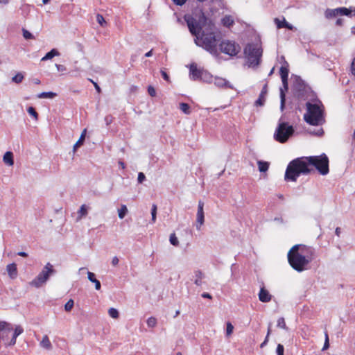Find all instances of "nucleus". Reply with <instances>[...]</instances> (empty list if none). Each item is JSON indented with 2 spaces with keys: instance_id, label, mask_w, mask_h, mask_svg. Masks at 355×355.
<instances>
[{
  "instance_id": "obj_24",
  "label": "nucleus",
  "mask_w": 355,
  "mask_h": 355,
  "mask_svg": "<svg viewBox=\"0 0 355 355\" xmlns=\"http://www.w3.org/2000/svg\"><path fill=\"white\" fill-rule=\"evenodd\" d=\"M87 130L84 129L82 132L80 137H79L78 140L76 141V143L73 146V150H76V149L83 145L86 135Z\"/></svg>"
},
{
  "instance_id": "obj_58",
  "label": "nucleus",
  "mask_w": 355,
  "mask_h": 355,
  "mask_svg": "<svg viewBox=\"0 0 355 355\" xmlns=\"http://www.w3.org/2000/svg\"><path fill=\"white\" fill-rule=\"evenodd\" d=\"M17 255L23 257H28V254L24 252H19L17 253Z\"/></svg>"
},
{
  "instance_id": "obj_40",
  "label": "nucleus",
  "mask_w": 355,
  "mask_h": 355,
  "mask_svg": "<svg viewBox=\"0 0 355 355\" xmlns=\"http://www.w3.org/2000/svg\"><path fill=\"white\" fill-rule=\"evenodd\" d=\"M157 324V319L154 317H150L147 320V325L149 327H155Z\"/></svg>"
},
{
  "instance_id": "obj_37",
  "label": "nucleus",
  "mask_w": 355,
  "mask_h": 355,
  "mask_svg": "<svg viewBox=\"0 0 355 355\" xmlns=\"http://www.w3.org/2000/svg\"><path fill=\"white\" fill-rule=\"evenodd\" d=\"M170 243L174 245V246H178L179 245V241L178 240V238L175 235V233H172L171 235H170Z\"/></svg>"
},
{
  "instance_id": "obj_16",
  "label": "nucleus",
  "mask_w": 355,
  "mask_h": 355,
  "mask_svg": "<svg viewBox=\"0 0 355 355\" xmlns=\"http://www.w3.org/2000/svg\"><path fill=\"white\" fill-rule=\"evenodd\" d=\"M23 331L24 329L21 326H17L15 328L10 340V345L12 346L15 345L17 336L21 334Z\"/></svg>"
},
{
  "instance_id": "obj_7",
  "label": "nucleus",
  "mask_w": 355,
  "mask_h": 355,
  "mask_svg": "<svg viewBox=\"0 0 355 355\" xmlns=\"http://www.w3.org/2000/svg\"><path fill=\"white\" fill-rule=\"evenodd\" d=\"M263 50L258 44H248L244 49V54L249 67H257L261 62Z\"/></svg>"
},
{
  "instance_id": "obj_56",
  "label": "nucleus",
  "mask_w": 355,
  "mask_h": 355,
  "mask_svg": "<svg viewBox=\"0 0 355 355\" xmlns=\"http://www.w3.org/2000/svg\"><path fill=\"white\" fill-rule=\"evenodd\" d=\"M202 297L203 298L211 299V295L209 293H203L202 294Z\"/></svg>"
},
{
  "instance_id": "obj_36",
  "label": "nucleus",
  "mask_w": 355,
  "mask_h": 355,
  "mask_svg": "<svg viewBox=\"0 0 355 355\" xmlns=\"http://www.w3.org/2000/svg\"><path fill=\"white\" fill-rule=\"evenodd\" d=\"M277 326L279 328L284 329L287 330L288 327H286V322L284 318H279L277 320Z\"/></svg>"
},
{
  "instance_id": "obj_44",
  "label": "nucleus",
  "mask_w": 355,
  "mask_h": 355,
  "mask_svg": "<svg viewBox=\"0 0 355 355\" xmlns=\"http://www.w3.org/2000/svg\"><path fill=\"white\" fill-rule=\"evenodd\" d=\"M24 76L21 73H18L12 78V81L16 83H20L22 82Z\"/></svg>"
},
{
  "instance_id": "obj_38",
  "label": "nucleus",
  "mask_w": 355,
  "mask_h": 355,
  "mask_svg": "<svg viewBox=\"0 0 355 355\" xmlns=\"http://www.w3.org/2000/svg\"><path fill=\"white\" fill-rule=\"evenodd\" d=\"M108 313L111 318L114 319L118 318L119 315L118 311L114 308H110L108 311Z\"/></svg>"
},
{
  "instance_id": "obj_27",
  "label": "nucleus",
  "mask_w": 355,
  "mask_h": 355,
  "mask_svg": "<svg viewBox=\"0 0 355 355\" xmlns=\"http://www.w3.org/2000/svg\"><path fill=\"white\" fill-rule=\"evenodd\" d=\"M227 84V81L223 78L216 77L214 78V85L219 87H225Z\"/></svg>"
},
{
  "instance_id": "obj_14",
  "label": "nucleus",
  "mask_w": 355,
  "mask_h": 355,
  "mask_svg": "<svg viewBox=\"0 0 355 355\" xmlns=\"http://www.w3.org/2000/svg\"><path fill=\"white\" fill-rule=\"evenodd\" d=\"M272 296L269 292L264 288L260 289L259 299L262 302H268L271 300Z\"/></svg>"
},
{
  "instance_id": "obj_50",
  "label": "nucleus",
  "mask_w": 355,
  "mask_h": 355,
  "mask_svg": "<svg viewBox=\"0 0 355 355\" xmlns=\"http://www.w3.org/2000/svg\"><path fill=\"white\" fill-rule=\"evenodd\" d=\"M161 74H162V78L167 82H169L170 81V78H169V76L167 74V73L164 71V70H161Z\"/></svg>"
},
{
  "instance_id": "obj_55",
  "label": "nucleus",
  "mask_w": 355,
  "mask_h": 355,
  "mask_svg": "<svg viewBox=\"0 0 355 355\" xmlns=\"http://www.w3.org/2000/svg\"><path fill=\"white\" fill-rule=\"evenodd\" d=\"M119 259L117 257H113L112 260V263L113 266H116L118 263H119Z\"/></svg>"
},
{
  "instance_id": "obj_8",
  "label": "nucleus",
  "mask_w": 355,
  "mask_h": 355,
  "mask_svg": "<svg viewBox=\"0 0 355 355\" xmlns=\"http://www.w3.org/2000/svg\"><path fill=\"white\" fill-rule=\"evenodd\" d=\"M294 132L292 125L286 122L279 123L274 134L275 139L279 143H285Z\"/></svg>"
},
{
  "instance_id": "obj_19",
  "label": "nucleus",
  "mask_w": 355,
  "mask_h": 355,
  "mask_svg": "<svg viewBox=\"0 0 355 355\" xmlns=\"http://www.w3.org/2000/svg\"><path fill=\"white\" fill-rule=\"evenodd\" d=\"M279 73L282 80H286V79H288L289 70L288 64L287 62H285L284 64L280 67Z\"/></svg>"
},
{
  "instance_id": "obj_32",
  "label": "nucleus",
  "mask_w": 355,
  "mask_h": 355,
  "mask_svg": "<svg viewBox=\"0 0 355 355\" xmlns=\"http://www.w3.org/2000/svg\"><path fill=\"white\" fill-rule=\"evenodd\" d=\"M128 213L127 207L124 205L121 206V208L118 210V215L119 218L122 219L125 217L126 214Z\"/></svg>"
},
{
  "instance_id": "obj_49",
  "label": "nucleus",
  "mask_w": 355,
  "mask_h": 355,
  "mask_svg": "<svg viewBox=\"0 0 355 355\" xmlns=\"http://www.w3.org/2000/svg\"><path fill=\"white\" fill-rule=\"evenodd\" d=\"M145 179H146L145 175L142 172L139 173L138 178H137L138 182L139 183H142L145 180Z\"/></svg>"
},
{
  "instance_id": "obj_11",
  "label": "nucleus",
  "mask_w": 355,
  "mask_h": 355,
  "mask_svg": "<svg viewBox=\"0 0 355 355\" xmlns=\"http://www.w3.org/2000/svg\"><path fill=\"white\" fill-rule=\"evenodd\" d=\"M196 222L197 229L200 230L201 226L204 224L205 222L204 202L202 200H199L198 202Z\"/></svg>"
},
{
  "instance_id": "obj_45",
  "label": "nucleus",
  "mask_w": 355,
  "mask_h": 355,
  "mask_svg": "<svg viewBox=\"0 0 355 355\" xmlns=\"http://www.w3.org/2000/svg\"><path fill=\"white\" fill-rule=\"evenodd\" d=\"M96 20L101 26H104L106 24V21L103 16L101 14H97Z\"/></svg>"
},
{
  "instance_id": "obj_64",
  "label": "nucleus",
  "mask_w": 355,
  "mask_h": 355,
  "mask_svg": "<svg viewBox=\"0 0 355 355\" xmlns=\"http://www.w3.org/2000/svg\"><path fill=\"white\" fill-rule=\"evenodd\" d=\"M50 0H42V2L44 4H46L47 3L49 2Z\"/></svg>"
},
{
  "instance_id": "obj_17",
  "label": "nucleus",
  "mask_w": 355,
  "mask_h": 355,
  "mask_svg": "<svg viewBox=\"0 0 355 355\" xmlns=\"http://www.w3.org/2000/svg\"><path fill=\"white\" fill-rule=\"evenodd\" d=\"M6 270L9 277L11 279H15L17 276V265L15 263L8 264L6 267Z\"/></svg>"
},
{
  "instance_id": "obj_22",
  "label": "nucleus",
  "mask_w": 355,
  "mask_h": 355,
  "mask_svg": "<svg viewBox=\"0 0 355 355\" xmlns=\"http://www.w3.org/2000/svg\"><path fill=\"white\" fill-rule=\"evenodd\" d=\"M40 345H41V347H42L43 348H45L46 349H51L52 348L51 343L47 335H44L42 337V340L40 342Z\"/></svg>"
},
{
  "instance_id": "obj_63",
  "label": "nucleus",
  "mask_w": 355,
  "mask_h": 355,
  "mask_svg": "<svg viewBox=\"0 0 355 355\" xmlns=\"http://www.w3.org/2000/svg\"><path fill=\"white\" fill-rule=\"evenodd\" d=\"M8 1H9V0H0V3H4V4L8 3Z\"/></svg>"
},
{
  "instance_id": "obj_59",
  "label": "nucleus",
  "mask_w": 355,
  "mask_h": 355,
  "mask_svg": "<svg viewBox=\"0 0 355 355\" xmlns=\"http://www.w3.org/2000/svg\"><path fill=\"white\" fill-rule=\"evenodd\" d=\"M340 227H336V230H335V233L338 236H340Z\"/></svg>"
},
{
  "instance_id": "obj_2",
  "label": "nucleus",
  "mask_w": 355,
  "mask_h": 355,
  "mask_svg": "<svg viewBox=\"0 0 355 355\" xmlns=\"http://www.w3.org/2000/svg\"><path fill=\"white\" fill-rule=\"evenodd\" d=\"M307 112L304 115V121L311 125H322L325 122L324 116V106L320 102L319 103H306Z\"/></svg>"
},
{
  "instance_id": "obj_41",
  "label": "nucleus",
  "mask_w": 355,
  "mask_h": 355,
  "mask_svg": "<svg viewBox=\"0 0 355 355\" xmlns=\"http://www.w3.org/2000/svg\"><path fill=\"white\" fill-rule=\"evenodd\" d=\"M27 112H28V113L30 115L33 116L35 120H37V119H38V114H37V112H36V110H35L34 107H29L27 109Z\"/></svg>"
},
{
  "instance_id": "obj_9",
  "label": "nucleus",
  "mask_w": 355,
  "mask_h": 355,
  "mask_svg": "<svg viewBox=\"0 0 355 355\" xmlns=\"http://www.w3.org/2000/svg\"><path fill=\"white\" fill-rule=\"evenodd\" d=\"M54 272L53 266L50 263H47L39 275L30 282V284L35 288H40L47 281L49 275Z\"/></svg>"
},
{
  "instance_id": "obj_26",
  "label": "nucleus",
  "mask_w": 355,
  "mask_h": 355,
  "mask_svg": "<svg viewBox=\"0 0 355 355\" xmlns=\"http://www.w3.org/2000/svg\"><path fill=\"white\" fill-rule=\"evenodd\" d=\"M234 19L230 15H226L222 19V24L224 26L230 27L234 24Z\"/></svg>"
},
{
  "instance_id": "obj_30",
  "label": "nucleus",
  "mask_w": 355,
  "mask_h": 355,
  "mask_svg": "<svg viewBox=\"0 0 355 355\" xmlns=\"http://www.w3.org/2000/svg\"><path fill=\"white\" fill-rule=\"evenodd\" d=\"M179 107L184 114H189L191 113L190 106L188 103H180Z\"/></svg>"
},
{
  "instance_id": "obj_31",
  "label": "nucleus",
  "mask_w": 355,
  "mask_h": 355,
  "mask_svg": "<svg viewBox=\"0 0 355 355\" xmlns=\"http://www.w3.org/2000/svg\"><path fill=\"white\" fill-rule=\"evenodd\" d=\"M78 218H82L83 217H85L87 214V207L85 205H83L80 209L78 211Z\"/></svg>"
},
{
  "instance_id": "obj_57",
  "label": "nucleus",
  "mask_w": 355,
  "mask_h": 355,
  "mask_svg": "<svg viewBox=\"0 0 355 355\" xmlns=\"http://www.w3.org/2000/svg\"><path fill=\"white\" fill-rule=\"evenodd\" d=\"M268 342V336L266 337L264 341L260 345V347L263 348Z\"/></svg>"
},
{
  "instance_id": "obj_34",
  "label": "nucleus",
  "mask_w": 355,
  "mask_h": 355,
  "mask_svg": "<svg viewBox=\"0 0 355 355\" xmlns=\"http://www.w3.org/2000/svg\"><path fill=\"white\" fill-rule=\"evenodd\" d=\"M234 331V326L230 322H227L226 324V336L230 337Z\"/></svg>"
},
{
  "instance_id": "obj_35",
  "label": "nucleus",
  "mask_w": 355,
  "mask_h": 355,
  "mask_svg": "<svg viewBox=\"0 0 355 355\" xmlns=\"http://www.w3.org/2000/svg\"><path fill=\"white\" fill-rule=\"evenodd\" d=\"M351 10L345 7L338 8V12L340 15L349 16L351 14Z\"/></svg>"
},
{
  "instance_id": "obj_20",
  "label": "nucleus",
  "mask_w": 355,
  "mask_h": 355,
  "mask_svg": "<svg viewBox=\"0 0 355 355\" xmlns=\"http://www.w3.org/2000/svg\"><path fill=\"white\" fill-rule=\"evenodd\" d=\"M3 162L8 165V166H12L14 164V159H13V154L10 151L6 152L3 157Z\"/></svg>"
},
{
  "instance_id": "obj_48",
  "label": "nucleus",
  "mask_w": 355,
  "mask_h": 355,
  "mask_svg": "<svg viewBox=\"0 0 355 355\" xmlns=\"http://www.w3.org/2000/svg\"><path fill=\"white\" fill-rule=\"evenodd\" d=\"M148 94L152 97H154L156 96V91L153 86H148Z\"/></svg>"
},
{
  "instance_id": "obj_3",
  "label": "nucleus",
  "mask_w": 355,
  "mask_h": 355,
  "mask_svg": "<svg viewBox=\"0 0 355 355\" xmlns=\"http://www.w3.org/2000/svg\"><path fill=\"white\" fill-rule=\"evenodd\" d=\"M301 174H310V170L308 169L303 157L296 158L289 162L285 172L284 179L286 181L295 182Z\"/></svg>"
},
{
  "instance_id": "obj_29",
  "label": "nucleus",
  "mask_w": 355,
  "mask_h": 355,
  "mask_svg": "<svg viewBox=\"0 0 355 355\" xmlns=\"http://www.w3.org/2000/svg\"><path fill=\"white\" fill-rule=\"evenodd\" d=\"M258 168L260 172H266L268 170L269 164L266 162L259 161L257 162Z\"/></svg>"
},
{
  "instance_id": "obj_46",
  "label": "nucleus",
  "mask_w": 355,
  "mask_h": 355,
  "mask_svg": "<svg viewBox=\"0 0 355 355\" xmlns=\"http://www.w3.org/2000/svg\"><path fill=\"white\" fill-rule=\"evenodd\" d=\"M277 355H284V348L282 344H278L276 349Z\"/></svg>"
},
{
  "instance_id": "obj_47",
  "label": "nucleus",
  "mask_w": 355,
  "mask_h": 355,
  "mask_svg": "<svg viewBox=\"0 0 355 355\" xmlns=\"http://www.w3.org/2000/svg\"><path fill=\"white\" fill-rule=\"evenodd\" d=\"M329 347V336L327 332H325V340L324 343V346L322 347V350H326Z\"/></svg>"
},
{
  "instance_id": "obj_61",
  "label": "nucleus",
  "mask_w": 355,
  "mask_h": 355,
  "mask_svg": "<svg viewBox=\"0 0 355 355\" xmlns=\"http://www.w3.org/2000/svg\"><path fill=\"white\" fill-rule=\"evenodd\" d=\"M153 55V50L151 49L145 54L146 57H150Z\"/></svg>"
},
{
  "instance_id": "obj_18",
  "label": "nucleus",
  "mask_w": 355,
  "mask_h": 355,
  "mask_svg": "<svg viewBox=\"0 0 355 355\" xmlns=\"http://www.w3.org/2000/svg\"><path fill=\"white\" fill-rule=\"evenodd\" d=\"M274 21H275V23L277 28H288L289 30H292L293 29V26L291 24H288L286 21L285 18H283L282 20H280L278 18H275Z\"/></svg>"
},
{
  "instance_id": "obj_54",
  "label": "nucleus",
  "mask_w": 355,
  "mask_h": 355,
  "mask_svg": "<svg viewBox=\"0 0 355 355\" xmlns=\"http://www.w3.org/2000/svg\"><path fill=\"white\" fill-rule=\"evenodd\" d=\"M343 24V19L341 18L337 19V20L336 21V25L341 26Z\"/></svg>"
},
{
  "instance_id": "obj_1",
  "label": "nucleus",
  "mask_w": 355,
  "mask_h": 355,
  "mask_svg": "<svg viewBox=\"0 0 355 355\" xmlns=\"http://www.w3.org/2000/svg\"><path fill=\"white\" fill-rule=\"evenodd\" d=\"M313 257V250L302 245H295L290 249L287 254L290 266L297 272L304 270Z\"/></svg>"
},
{
  "instance_id": "obj_43",
  "label": "nucleus",
  "mask_w": 355,
  "mask_h": 355,
  "mask_svg": "<svg viewBox=\"0 0 355 355\" xmlns=\"http://www.w3.org/2000/svg\"><path fill=\"white\" fill-rule=\"evenodd\" d=\"M157 205L153 204L151 209V215H152V222L154 223L156 221V214H157Z\"/></svg>"
},
{
  "instance_id": "obj_53",
  "label": "nucleus",
  "mask_w": 355,
  "mask_h": 355,
  "mask_svg": "<svg viewBox=\"0 0 355 355\" xmlns=\"http://www.w3.org/2000/svg\"><path fill=\"white\" fill-rule=\"evenodd\" d=\"M89 80H90V81L92 83V84L94 85V87H95L96 90L97 91V92H98V93H100V92H101V88H100V87L98 86V85L96 82L93 81L92 79H89Z\"/></svg>"
},
{
  "instance_id": "obj_28",
  "label": "nucleus",
  "mask_w": 355,
  "mask_h": 355,
  "mask_svg": "<svg viewBox=\"0 0 355 355\" xmlns=\"http://www.w3.org/2000/svg\"><path fill=\"white\" fill-rule=\"evenodd\" d=\"M56 94L52 92H42L37 95L39 98H53L56 96Z\"/></svg>"
},
{
  "instance_id": "obj_33",
  "label": "nucleus",
  "mask_w": 355,
  "mask_h": 355,
  "mask_svg": "<svg viewBox=\"0 0 355 355\" xmlns=\"http://www.w3.org/2000/svg\"><path fill=\"white\" fill-rule=\"evenodd\" d=\"M196 280H195V284L197 285V286H200L201 284H202V273L201 271L200 270H198V271H196Z\"/></svg>"
},
{
  "instance_id": "obj_62",
  "label": "nucleus",
  "mask_w": 355,
  "mask_h": 355,
  "mask_svg": "<svg viewBox=\"0 0 355 355\" xmlns=\"http://www.w3.org/2000/svg\"><path fill=\"white\" fill-rule=\"evenodd\" d=\"M270 332H271V327H270V324L269 327H268V332H267V335H266V336H268V338L269 337V335L270 334Z\"/></svg>"
},
{
  "instance_id": "obj_23",
  "label": "nucleus",
  "mask_w": 355,
  "mask_h": 355,
  "mask_svg": "<svg viewBox=\"0 0 355 355\" xmlns=\"http://www.w3.org/2000/svg\"><path fill=\"white\" fill-rule=\"evenodd\" d=\"M325 17L331 19L339 15L338 8L335 9H327L324 12Z\"/></svg>"
},
{
  "instance_id": "obj_21",
  "label": "nucleus",
  "mask_w": 355,
  "mask_h": 355,
  "mask_svg": "<svg viewBox=\"0 0 355 355\" xmlns=\"http://www.w3.org/2000/svg\"><path fill=\"white\" fill-rule=\"evenodd\" d=\"M87 277L90 282L95 284V288L100 290L101 287V282L96 278L95 274L92 272H88Z\"/></svg>"
},
{
  "instance_id": "obj_4",
  "label": "nucleus",
  "mask_w": 355,
  "mask_h": 355,
  "mask_svg": "<svg viewBox=\"0 0 355 355\" xmlns=\"http://www.w3.org/2000/svg\"><path fill=\"white\" fill-rule=\"evenodd\" d=\"M184 19L191 34L196 37L200 34L207 19L205 13L202 10H199L192 14L184 15Z\"/></svg>"
},
{
  "instance_id": "obj_5",
  "label": "nucleus",
  "mask_w": 355,
  "mask_h": 355,
  "mask_svg": "<svg viewBox=\"0 0 355 355\" xmlns=\"http://www.w3.org/2000/svg\"><path fill=\"white\" fill-rule=\"evenodd\" d=\"M303 157L308 169L310 170V173L314 172L315 169L322 175L329 173V158L325 154Z\"/></svg>"
},
{
  "instance_id": "obj_6",
  "label": "nucleus",
  "mask_w": 355,
  "mask_h": 355,
  "mask_svg": "<svg viewBox=\"0 0 355 355\" xmlns=\"http://www.w3.org/2000/svg\"><path fill=\"white\" fill-rule=\"evenodd\" d=\"M195 42L198 46L203 48L211 55L214 56L219 55L217 40L214 33H202L201 35L196 37Z\"/></svg>"
},
{
  "instance_id": "obj_10",
  "label": "nucleus",
  "mask_w": 355,
  "mask_h": 355,
  "mask_svg": "<svg viewBox=\"0 0 355 355\" xmlns=\"http://www.w3.org/2000/svg\"><path fill=\"white\" fill-rule=\"evenodd\" d=\"M220 52L230 56H236L241 51V46L234 41L223 40L219 44Z\"/></svg>"
},
{
  "instance_id": "obj_42",
  "label": "nucleus",
  "mask_w": 355,
  "mask_h": 355,
  "mask_svg": "<svg viewBox=\"0 0 355 355\" xmlns=\"http://www.w3.org/2000/svg\"><path fill=\"white\" fill-rule=\"evenodd\" d=\"M74 302L73 300L70 299L64 305V309L66 311H70L73 307Z\"/></svg>"
},
{
  "instance_id": "obj_13",
  "label": "nucleus",
  "mask_w": 355,
  "mask_h": 355,
  "mask_svg": "<svg viewBox=\"0 0 355 355\" xmlns=\"http://www.w3.org/2000/svg\"><path fill=\"white\" fill-rule=\"evenodd\" d=\"M267 93L268 85L265 84L259 94L258 99L255 101L256 106H262L264 105Z\"/></svg>"
},
{
  "instance_id": "obj_60",
  "label": "nucleus",
  "mask_w": 355,
  "mask_h": 355,
  "mask_svg": "<svg viewBox=\"0 0 355 355\" xmlns=\"http://www.w3.org/2000/svg\"><path fill=\"white\" fill-rule=\"evenodd\" d=\"M33 83L35 84V85H40L41 83V81L39 78H35L33 80Z\"/></svg>"
},
{
  "instance_id": "obj_25",
  "label": "nucleus",
  "mask_w": 355,
  "mask_h": 355,
  "mask_svg": "<svg viewBox=\"0 0 355 355\" xmlns=\"http://www.w3.org/2000/svg\"><path fill=\"white\" fill-rule=\"evenodd\" d=\"M59 52L55 49H53L52 50H51L49 52H48L42 58V61H45V60H50V59H52L53 57L55 56H58L59 55Z\"/></svg>"
},
{
  "instance_id": "obj_39",
  "label": "nucleus",
  "mask_w": 355,
  "mask_h": 355,
  "mask_svg": "<svg viewBox=\"0 0 355 355\" xmlns=\"http://www.w3.org/2000/svg\"><path fill=\"white\" fill-rule=\"evenodd\" d=\"M23 37L26 40H33L35 39L34 36L26 29L22 28Z\"/></svg>"
},
{
  "instance_id": "obj_12",
  "label": "nucleus",
  "mask_w": 355,
  "mask_h": 355,
  "mask_svg": "<svg viewBox=\"0 0 355 355\" xmlns=\"http://www.w3.org/2000/svg\"><path fill=\"white\" fill-rule=\"evenodd\" d=\"M203 71L198 69L196 64H191L190 65V76L193 80H199L202 78Z\"/></svg>"
},
{
  "instance_id": "obj_15",
  "label": "nucleus",
  "mask_w": 355,
  "mask_h": 355,
  "mask_svg": "<svg viewBox=\"0 0 355 355\" xmlns=\"http://www.w3.org/2000/svg\"><path fill=\"white\" fill-rule=\"evenodd\" d=\"M283 84V89L280 90V98H281V108L283 110L285 105L286 95L284 90L287 91L288 89V79L282 80Z\"/></svg>"
},
{
  "instance_id": "obj_52",
  "label": "nucleus",
  "mask_w": 355,
  "mask_h": 355,
  "mask_svg": "<svg viewBox=\"0 0 355 355\" xmlns=\"http://www.w3.org/2000/svg\"><path fill=\"white\" fill-rule=\"evenodd\" d=\"M351 72L355 76V58L352 60L351 64Z\"/></svg>"
},
{
  "instance_id": "obj_51",
  "label": "nucleus",
  "mask_w": 355,
  "mask_h": 355,
  "mask_svg": "<svg viewBox=\"0 0 355 355\" xmlns=\"http://www.w3.org/2000/svg\"><path fill=\"white\" fill-rule=\"evenodd\" d=\"M187 0H173V3L177 6L184 5Z\"/></svg>"
}]
</instances>
